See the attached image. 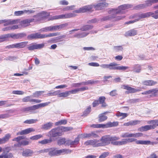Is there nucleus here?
<instances>
[{"label": "nucleus", "instance_id": "13", "mask_svg": "<svg viewBox=\"0 0 158 158\" xmlns=\"http://www.w3.org/2000/svg\"><path fill=\"white\" fill-rule=\"evenodd\" d=\"M19 19H7L3 20L4 26H6L10 25H13L18 23L20 21Z\"/></svg>", "mask_w": 158, "mask_h": 158}, {"label": "nucleus", "instance_id": "9", "mask_svg": "<svg viewBox=\"0 0 158 158\" xmlns=\"http://www.w3.org/2000/svg\"><path fill=\"white\" fill-rule=\"evenodd\" d=\"M48 150V154L50 156H57L61 155L60 149L58 150L56 148H54Z\"/></svg>", "mask_w": 158, "mask_h": 158}, {"label": "nucleus", "instance_id": "26", "mask_svg": "<svg viewBox=\"0 0 158 158\" xmlns=\"http://www.w3.org/2000/svg\"><path fill=\"white\" fill-rule=\"evenodd\" d=\"M106 98L104 96L100 97L99 98V103L102 104L101 107H105L107 106V104L105 102Z\"/></svg>", "mask_w": 158, "mask_h": 158}, {"label": "nucleus", "instance_id": "28", "mask_svg": "<svg viewBox=\"0 0 158 158\" xmlns=\"http://www.w3.org/2000/svg\"><path fill=\"white\" fill-rule=\"evenodd\" d=\"M89 33L84 32L77 34L74 35V37L78 38H82L86 36L89 34Z\"/></svg>", "mask_w": 158, "mask_h": 158}, {"label": "nucleus", "instance_id": "20", "mask_svg": "<svg viewBox=\"0 0 158 158\" xmlns=\"http://www.w3.org/2000/svg\"><path fill=\"white\" fill-rule=\"evenodd\" d=\"M83 138H98L99 137L95 132H92L88 134H85L83 135Z\"/></svg>", "mask_w": 158, "mask_h": 158}, {"label": "nucleus", "instance_id": "3", "mask_svg": "<svg viewBox=\"0 0 158 158\" xmlns=\"http://www.w3.org/2000/svg\"><path fill=\"white\" fill-rule=\"evenodd\" d=\"M60 34V33L59 32L50 33L48 34H43L39 33H36L28 35L27 38L28 39H43L59 35Z\"/></svg>", "mask_w": 158, "mask_h": 158}, {"label": "nucleus", "instance_id": "34", "mask_svg": "<svg viewBox=\"0 0 158 158\" xmlns=\"http://www.w3.org/2000/svg\"><path fill=\"white\" fill-rule=\"evenodd\" d=\"M124 89L128 90L129 93H133L135 92V90L129 86L128 85H124L123 86Z\"/></svg>", "mask_w": 158, "mask_h": 158}, {"label": "nucleus", "instance_id": "1", "mask_svg": "<svg viewBox=\"0 0 158 158\" xmlns=\"http://www.w3.org/2000/svg\"><path fill=\"white\" fill-rule=\"evenodd\" d=\"M132 7V5L130 4H126L121 5L118 7V9H114L109 11V13L111 14L109 16L103 17L101 19V20L106 21L107 20H110L113 19H114V20L115 21L120 20L125 18V16H116V15L125 13V11L124 10L131 8Z\"/></svg>", "mask_w": 158, "mask_h": 158}, {"label": "nucleus", "instance_id": "42", "mask_svg": "<svg viewBox=\"0 0 158 158\" xmlns=\"http://www.w3.org/2000/svg\"><path fill=\"white\" fill-rule=\"evenodd\" d=\"M38 120L37 119H31L27 120L24 122V123L26 124H31L36 123Z\"/></svg>", "mask_w": 158, "mask_h": 158}, {"label": "nucleus", "instance_id": "5", "mask_svg": "<svg viewBox=\"0 0 158 158\" xmlns=\"http://www.w3.org/2000/svg\"><path fill=\"white\" fill-rule=\"evenodd\" d=\"M118 125V123L117 122H114L113 123L110 122L106 124H94L90 125V127L93 128H106L113 127L117 126Z\"/></svg>", "mask_w": 158, "mask_h": 158}, {"label": "nucleus", "instance_id": "7", "mask_svg": "<svg viewBox=\"0 0 158 158\" xmlns=\"http://www.w3.org/2000/svg\"><path fill=\"white\" fill-rule=\"evenodd\" d=\"M63 129L62 127L53 129L49 132V134L50 136L54 137L61 135Z\"/></svg>", "mask_w": 158, "mask_h": 158}, {"label": "nucleus", "instance_id": "41", "mask_svg": "<svg viewBox=\"0 0 158 158\" xmlns=\"http://www.w3.org/2000/svg\"><path fill=\"white\" fill-rule=\"evenodd\" d=\"M155 9H157V10L153 12L154 15L152 16V17L155 19H158V5L155 6L154 7Z\"/></svg>", "mask_w": 158, "mask_h": 158}, {"label": "nucleus", "instance_id": "39", "mask_svg": "<svg viewBox=\"0 0 158 158\" xmlns=\"http://www.w3.org/2000/svg\"><path fill=\"white\" fill-rule=\"evenodd\" d=\"M125 139V140L126 141V144L128 143H131L135 141L137 144H138V141L136 139L131 138Z\"/></svg>", "mask_w": 158, "mask_h": 158}, {"label": "nucleus", "instance_id": "37", "mask_svg": "<svg viewBox=\"0 0 158 158\" xmlns=\"http://www.w3.org/2000/svg\"><path fill=\"white\" fill-rule=\"evenodd\" d=\"M153 129L152 125H147L143 127L140 128V130H143V131H147V130Z\"/></svg>", "mask_w": 158, "mask_h": 158}, {"label": "nucleus", "instance_id": "49", "mask_svg": "<svg viewBox=\"0 0 158 158\" xmlns=\"http://www.w3.org/2000/svg\"><path fill=\"white\" fill-rule=\"evenodd\" d=\"M96 81H94L93 80H90L87 81L85 82H81V84H82L83 85H88L90 84H92L94 83Z\"/></svg>", "mask_w": 158, "mask_h": 158}, {"label": "nucleus", "instance_id": "21", "mask_svg": "<svg viewBox=\"0 0 158 158\" xmlns=\"http://www.w3.org/2000/svg\"><path fill=\"white\" fill-rule=\"evenodd\" d=\"M28 43L27 41H25L15 44L16 48L19 49L25 48L27 46Z\"/></svg>", "mask_w": 158, "mask_h": 158}, {"label": "nucleus", "instance_id": "11", "mask_svg": "<svg viewBox=\"0 0 158 158\" xmlns=\"http://www.w3.org/2000/svg\"><path fill=\"white\" fill-rule=\"evenodd\" d=\"M99 140L96 139L88 140L86 141L84 144L86 145H91L94 147L100 146Z\"/></svg>", "mask_w": 158, "mask_h": 158}, {"label": "nucleus", "instance_id": "30", "mask_svg": "<svg viewBox=\"0 0 158 158\" xmlns=\"http://www.w3.org/2000/svg\"><path fill=\"white\" fill-rule=\"evenodd\" d=\"M157 143L156 142H151L149 141H143V140H139V144H152L154 145L156 144Z\"/></svg>", "mask_w": 158, "mask_h": 158}, {"label": "nucleus", "instance_id": "51", "mask_svg": "<svg viewBox=\"0 0 158 158\" xmlns=\"http://www.w3.org/2000/svg\"><path fill=\"white\" fill-rule=\"evenodd\" d=\"M67 121L65 120H61L60 121L56 122L55 125L56 126L62 124H65L67 123Z\"/></svg>", "mask_w": 158, "mask_h": 158}, {"label": "nucleus", "instance_id": "54", "mask_svg": "<svg viewBox=\"0 0 158 158\" xmlns=\"http://www.w3.org/2000/svg\"><path fill=\"white\" fill-rule=\"evenodd\" d=\"M148 94H155L158 91L156 89H151L147 90Z\"/></svg>", "mask_w": 158, "mask_h": 158}, {"label": "nucleus", "instance_id": "35", "mask_svg": "<svg viewBox=\"0 0 158 158\" xmlns=\"http://www.w3.org/2000/svg\"><path fill=\"white\" fill-rule=\"evenodd\" d=\"M80 135H78L77 137H76L74 141L71 140V146L77 144L80 140Z\"/></svg>", "mask_w": 158, "mask_h": 158}, {"label": "nucleus", "instance_id": "36", "mask_svg": "<svg viewBox=\"0 0 158 158\" xmlns=\"http://www.w3.org/2000/svg\"><path fill=\"white\" fill-rule=\"evenodd\" d=\"M98 121L99 122H103L107 119V117L103 114H101L99 116Z\"/></svg>", "mask_w": 158, "mask_h": 158}, {"label": "nucleus", "instance_id": "16", "mask_svg": "<svg viewBox=\"0 0 158 158\" xmlns=\"http://www.w3.org/2000/svg\"><path fill=\"white\" fill-rule=\"evenodd\" d=\"M35 131V130L32 128H29L24 130L19 131L17 133V135H23L29 134L32 132Z\"/></svg>", "mask_w": 158, "mask_h": 158}, {"label": "nucleus", "instance_id": "10", "mask_svg": "<svg viewBox=\"0 0 158 158\" xmlns=\"http://www.w3.org/2000/svg\"><path fill=\"white\" fill-rule=\"evenodd\" d=\"M44 46V44H36L35 43L30 44L27 47V49L29 51H32L34 50L42 48Z\"/></svg>", "mask_w": 158, "mask_h": 158}, {"label": "nucleus", "instance_id": "12", "mask_svg": "<svg viewBox=\"0 0 158 158\" xmlns=\"http://www.w3.org/2000/svg\"><path fill=\"white\" fill-rule=\"evenodd\" d=\"M74 16L73 13H68L65 14L61 15L53 16L52 17L51 20L57 19H59L70 18Z\"/></svg>", "mask_w": 158, "mask_h": 158}, {"label": "nucleus", "instance_id": "17", "mask_svg": "<svg viewBox=\"0 0 158 158\" xmlns=\"http://www.w3.org/2000/svg\"><path fill=\"white\" fill-rule=\"evenodd\" d=\"M33 152L32 150L29 149L23 150L22 152V155L24 157H28L31 156L33 154Z\"/></svg>", "mask_w": 158, "mask_h": 158}, {"label": "nucleus", "instance_id": "48", "mask_svg": "<svg viewBox=\"0 0 158 158\" xmlns=\"http://www.w3.org/2000/svg\"><path fill=\"white\" fill-rule=\"evenodd\" d=\"M42 19L44 17H47L49 15V14L48 13L46 12L45 11H43L41 13H39Z\"/></svg>", "mask_w": 158, "mask_h": 158}, {"label": "nucleus", "instance_id": "50", "mask_svg": "<svg viewBox=\"0 0 158 158\" xmlns=\"http://www.w3.org/2000/svg\"><path fill=\"white\" fill-rule=\"evenodd\" d=\"M40 31L42 32H44L51 31L50 26L42 28L40 29Z\"/></svg>", "mask_w": 158, "mask_h": 158}, {"label": "nucleus", "instance_id": "33", "mask_svg": "<svg viewBox=\"0 0 158 158\" xmlns=\"http://www.w3.org/2000/svg\"><path fill=\"white\" fill-rule=\"evenodd\" d=\"M137 121H131L127 123H125L123 124L124 126H132L136 125L137 124Z\"/></svg>", "mask_w": 158, "mask_h": 158}, {"label": "nucleus", "instance_id": "61", "mask_svg": "<svg viewBox=\"0 0 158 158\" xmlns=\"http://www.w3.org/2000/svg\"><path fill=\"white\" fill-rule=\"evenodd\" d=\"M24 139V137L23 136H18L16 138H15L13 139V141H16L18 142H19L20 143V142L19 141L22 139Z\"/></svg>", "mask_w": 158, "mask_h": 158}, {"label": "nucleus", "instance_id": "6", "mask_svg": "<svg viewBox=\"0 0 158 158\" xmlns=\"http://www.w3.org/2000/svg\"><path fill=\"white\" fill-rule=\"evenodd\" d=\"M50 102H46L44 103H41L39 104L34 105V106L24 108L23 109L24 111H30L32 110H35L38 109L40 107H44L48 106Z\"/></svg>", "mask_w": 158, "mask_h": 158}, {"label": "nucleus", "instance_id": "25", "mask_svg": "<svg viewBox=\"0 0 158 158\" xmlns=\"http://www.w3.org/2000/svg\"><path fill=\"white\" fill-rule=\"evenodd\" d=\"M137 31L135 29H132L127 31L125 33V35L127 36H133L137 34Z\"/></svg>", "mask_w": 158, "mask_h": 158}, {"label": "nucleus", "instance_id": "18", "mask_svg": "<svg viewBox=\"0 0 158 158\" xmlns=\"http://www.w3.org/2000/svg\"><path fill=\"white\" fill-rule=\"evenodd\" d=\"M154 15L153 12H149L145 13H140L139 14V19H143L148 17L150 16L152 17Z\"/></svg>", "mask_w": 158, "mask_h": 158}, {"label": "nucleus", "instance_id": "24", "mask_svg": "<svg viewBox=\"0 0 158 158\" xmlns=\"http://www.w3.org/2000/svg\"><path fill=\"white\" fill-rule=\"evenodd\" d=\"M33 19H24L20 22V24L22 27H26L28 26V24L32 22Z\"/></svg>", "mask_w": 158, "mask_h": 158}, {"label": "nucleus", "instance_id": "14", "mask_svg": "<svg viewBox=\"0 0 158 158\" xmlns=\"http://www.w3.org/2000/svg\"><path fill=\"white\" fill-rule=\"evenodd\" d=\"M93 8L92 6H88L80 8L79 9L74 11V12L76 13H80L81 12H85L87 11L90 10Z\"/></svg>", "mask_w": 158, "mask_h": 158}, {"label": "nucleus", "instance_id": "23", "mask_svg": "<svg viewBox=\"0 0 158 158\" xmlns=\"http://www.w3.org/2000/svg\"><path fill=\"white\" fill-rule=\"evenodd\" d=\"M125 139H122L121 141H113L111 142V144L115 146H120L126 144Z\"/></svg>", "mask_w": 158, "mask_h": 158}, {"label": "nucleus", "instance_id": "32", "mask_svg": "<svg viewBox=\"0 0 158 158\" xmlns=\"http://www.w3.org/2000/svg\"><path fill=\"white\" fill-rule=\"evenodd\" d=\"M93 27L92 25H87L84 26L82 27L80 29V30L82 31H86L89 30L91 29Z\"/></svg>", "mask_w": 158, "mask_h": 158}, {"label": "nucleus", "instance_id": "44", "mask_svg": "<svg viewBox=\"0 0 158 158\" xmlns=\"http://www.w3.org/2000/svg\"><path fill=\"white\" fill-rule=\"evenodd\" d=\"M45 92L44 91H36L32 95L34 97L37 98Z\"/></svg>", "mask_w": 158, "mask_h": 158}, {"label": "nucleus", "instance_id": "57", "mask_svg": "<svg viewBox=\"0 0 158 158\" xmlns=\"http://www.w3.org/2000/svg\"><path fill=\"white\" fill-rule=\"evenodd\" d=\"M24 14V10L16 11L14 12V15L16 16H19Z\"/></svg>", "mask_w": 158, "mask_h": 158}, {"label": "nucleus", "instance_id": "40", "mask_svg": "<svg viewBox=\"0 0 158 158\" xmlns=\"http://www.w3.org/2000/svg\"><path fill=\"white\" fill-rule=\"evenodd\" d=\"M149 123L152 124V125L154 129L157 126H158V120H151V121H150V122Z\"/></svg>", "mask_w": 158, "mask_h": 158}, {"label": "nucleus", "instance_id": "45", "mask_svg": "<svg viewBox=\"0 0 158 158\" xmlns=\"http://www.w3.org/2000/svg\"><path fill=\"white\" fill-rule=\"evenodd\" d=\"M72 151L69 149H60L61 154L70 153Z\"/></svg>", "mask_w": 158, "mask_h": 158}, {"label": "nucleus", "instance_id": "19", "mask_svg": "<svg viewBox=\"0 0 158 158\" xmlns=\"http://www.w3.org/2000/svg\"><path fill=\"white\" fill-rule=\"evenodd\" d=\"M108 4L106 2H101L98 3L96 5L92 6L93 7H94L96 10H99L102 9L104 6H106Z\"/></svg>", "mask_w": 158, "mask_h": 158}, {"label": "nucleus", "instance_id": "15", "mask_svg": "<svg viewBox=\"0 0 158 158\" xmlns=\"http://www.w3.org/2000/svg\"><path fill=\"white\" fill-rule=\"evenodd\" d=\"M22 101L23 102H35L36 103H40L41 102V100H40L31 99L30 96H27L24 97L22 99Z\"/></svg>", "mask_w": 158, "mask_h": 158}, {"label": "nucleus", "instance_id": "38", "mask_svg": "<svg viewBox=\"0 0 158 158\" xmlns=\"http://www.w3.org/2000/svg\"><path fill=\"white\" fill-rule=\"evenodd\" d=\"M13 112L12 110H10L8 111V113L7 114H0V119L5 118L9 117V116H11V115H9V113H12Z\"/></svg>", "mask_w": 158, "mask_h": 158}, {"label": "nucleus", "instance_id": "64", "mask_svg": "<svg viewBox=\"0 0 158 158\" xmlns=\"http://www.w3.org/2000/svg\"><path fill=\"white\" fill-rule=\"evenodd\" d=\"M78 89H76L71 91H68L69 95L71 94H76L77 92H78Z\"/></svg>", "mask_w": 158, "mask_h": 158}, {"label": "nucleus", "instance_id": "47", "mask_svg": "<svg viewBox=\"0 0 158 158\" xmlns=\"http://www.w3.org/2000/svg\"><path fill=\"white\" fill-rule=\"evenodd\" d=\"M68 91H65L62 93H60L59 97V98H65L69 95Z\"/></svg>", "mask_w": 158, "mask_h": 158}, {"label": "nucleus", "instance_id": "60", "mask_svg": "<svg viewBox=\"0 0 158 158\" xmlns=\"http://www.w3.org/2000/svg\"><path fill=\"white\" fill-rule=\"evenodd\" d=\"M23 10L24 13H27V15H29L35 12V10Z\"/></svg>", "mask_w": 158, "mask_h": 158}, {"label": "nucleus", "instance_id": "52", "mask_svg": "<svg viewBox=\"0 0 158 158\" xmlns=\"http://www.w3.org/2000/svg\"><path fill=\"white\" fill-rule=\"evenodd\" d=\"M68 26V24L65 23L60 24L57 25L58 30L60 31L62 29Z\"/></svg>", "mask_w": 158, "mask_h": 158}, {"label": "nucleus", "instance_id": "63", "mask_svg": "<svg viewBox=\"0 0 158 158\" xmlns=\"http://www.w3.org/2000/svg\"><path fill=\"white\" fill-rule=\"evenodd\" d=\"M29 142L27 140H24L20 142L19 143L20 145H27L29 144Z\"/></svg>", "mask_w": 158, "mask_h": 158}, {"label": "nucleus", "instance_id": "43", "mask_svg": "<svg viewBox=\"0 0 158 158\" xmlns=\"http://www.w3.org/2000/svg\"><path fill=\"white\" fill-rule=\"evenodd\" d=\"M52 139L51 138H50L49 139H45L43 140L39 141V143L43 144H44L50 143L51 142H52Z\"/></svg>", "mask_w": 158, "mask_h": 158}, {"label": "nucleus", "instance_id": "22", "mask_svg": "<svg viewBox=\"0 0 158 158\" xmlns=\"http://www.w3.org/2000/svg\"><path fill=\"white\" fill-rule=\"evenodd\" d=\"M10 134H6L3 138H0V144L5 143L8 141L10 138Z\"/></svg>", "mask_w": 158, "mask_h": 158}, {"label": "nucleus", "instance_id": "46", "mask_svg": "<svg viewBox=\"0 0 158 158\" xmlns=\"http://www.w3.org/2000/svg\"><path fill=\"white\" fill-rule=\"evenodd\" d=\"M43 137V136L42 135L39 134L31 136L30 137V139L33 140H36L39 139H40V138H42Z\"/></svg>", "mask_w": 158, "mask_h": 158}, {"label": "nucleus", "instance_id": "56", "mask_svg": "<svg viewBox=\"0 0 158 158\" xmlns=\"http://www.w3.org/2000/svg\"><path fill=\"white\" fill-rule=\"evenodd\" d=\"M131 133L129 132H126L123 134L121 137L122 138H129L131 137Z\"/></svg>", "mask_w": 158, "mask_h": 158}, {"label": "nucleus", "instance_id": "29", "mask_svg": "<svg viewBox=\"0 0 158 158\" xmlns=\"http://www.w3.org/2000/svg\"><path fill=\"white\" fill-rule=\"evenodd\" d=\"M143 83L146 85H153L156 84V82L152 80H149L143 81Z\"/></svg>", "mask_w": 158, "mask_h": 158}, {"label": "nucleus", "instance_id": "2", "mask_svg": "<svg viewBox=\"0 0 158 158\" xmlns=\"http://www.w3.org/2000/svg\"><path fill=\"white\" fill-rule=\"evenodd\" d=\"M119 139L118 137L116 136H111L110 135H106L102 137L99 140L100 146H105L107 145L113 141H117Z\"/></svg>", "mask_w": 158, "mask_h": 158}, {"label": "nucleus", "instance_id": "53", "mask_svg": "<svg viewBox=\"0 0 158 158\" xmlns=\"http://www.w3.org/2000/svg\"><path fill=\"white\" fill-rule=\"evenodd\" d=\"M65 138H62L58 140L57 143L59 145H61L65 144Z\"/></svg>", "mask_w": 158, "mask_h": 158}, {"label": "nucleus", "instance_id": "62", "mask_svg": "<svg viewBox=\"0 0 158 158\" xmlns=\"http://www.w3.org/2000/svg\"><path fill=\"white\" fill-rule=\"evenodd\" d=\"M109 152H104L100 156L99 158H105L109 155Z\"/></svg>", "mask_w": 158, "mask_h": 158}, {"label": "nucleus", "instance_id": "4", "mask_svg": "<svg viewBox=\"0 0 158 158\" xmlns=\"http://www.w3.org/2000/svg\"><path fill=\"white\" fill-rule=\"evenodd\" d=\"M26 36V35L23 33H21L17 34L9 33L1 35L0 38L5 39V40L6 39L11 37L14 40H17L21 39Z\"/></svg>", "mask_w": 158, "mask_h": 158}, {"label": "nucleus", "instance_id": "59", "mask_svg": "<svg viewBox=\"0 0 158 158\" xmlns=\"http://www.w3.org/2000/svg\"><path fill=\"white\" fill-rule=\"evenodd\" d=\"M12 93L16 94L22 95L24 94V92L21 91L14 90L13 91Z\"/></svg>", "mask_w": 158, "mask_h": 158}, {"label": "nucleus", "instance_id": "8", "mask_svg": "<svg viewBox=\"0 0 158 158\" xmlns=\"http://www.w3.org/2000/svg\"><path fill=\"white\" fill-rule=\"evenodd\" d=\"M118 64L114 62L111 63L110 64L109 69L110 70H119L124 71L129 68L128 66H117Z\"/></svg>", "mask_w": 158, "mask_h": 158}, {"label": "nucleus", "instance_id": "55", "mask_svg": "<svg viewBox=\"0 0 158 158\" xmlns=\"http://www.w3.org/2000/svg\"><path fill=\"white\" fill-rule=\"evenodd\" d=\"M13 157L12 154H9L8 155H4L0 156V158H12Z\"/></svg>", "mask_w": 158, "mask_h": 158}, {"label": "nucleus", "instance_id": "58", "mask_svg": "<svg viewBox=\"0 0 158 158\" xmlns=\"http://www.w3.org/2000/svg\"><path fill=\"white\" fill-rule=\"evenodd\" d=\"M91 107L90 106L87 108L84 112L83 115H84L86 116L89 114L91 111Z\"/></svg>", "mask_w": 158, "mask_h": 158}, {"label": "nucleus", "instance_id": "27", "mask_svg": "<svg viewBox=\"0 0 158 158\" xmlns=\"http://www.w3.org/2000/svg\"><path fill=\"white\" fill-rule=\"evenodd\" d=\"M53 123L51 122H49L43 125L41 128L45 130L50 129L53 126Z\"/></svg>", "mask_w": 158, "mask_h": 158}, {"label": "nucleus", "instance_id": "31", "mask_svg": "<svg viewBox=\"0 0 158 158\" xmlns=\"http://www.w3.org/2000/svg\"><path fill=\"white\" fill-rule=\"evenodd\" d=\"M33 18L31 19H33L32 22H37L40 21L42 19L41 17H40L39 14L38 13L36 15L33 16Z\"/></svg>", "mask_w": 158, "mask_h": 158}]
</instances>
